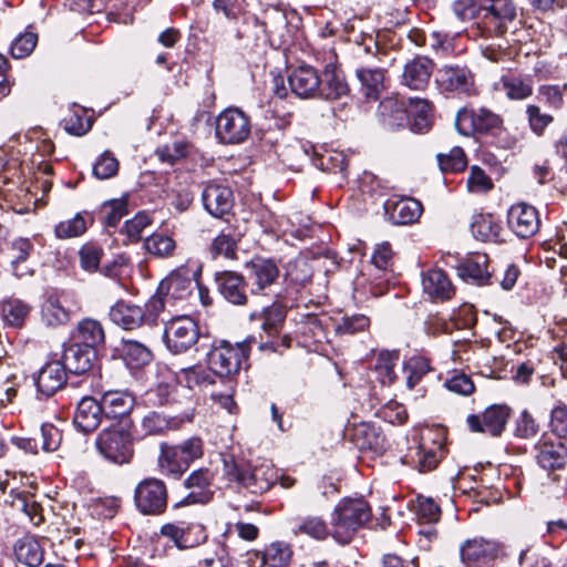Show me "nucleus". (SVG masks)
Instances as JSON below:
<instances>
[{"label": "nucleus", "mask_w": 567, "mask_h": 567, "mask_svg": "<svg viewBox=\"0 0 567 567\" xmlns=\"http://www.w3.org/2000/svg\"><path fill=\"white\" fill-rule=\"evenodd\" d=\"M102 213L107 227H116L120 220L127 215V198H116L103 204Z\"/></svg>", "instance_id": "obj_56"}, {"label": "nucleus", "mask_w": 567, "mask_h": 567, "mask_svg": "<svg viewBox=\"0 0 567 567\" xmlns=\"http://www.w3.org/2000/svg\"><path fill=\"white\" fill-rule=\"evenodd\" d=\"M190 276V271L182 267L162 280L156 293L146 305L151 316L155 317L167 308L174 307L176 301L187 299L193 290Z\"/></svg>", "instance_id": "obj_4"}, {"label": "nucleus", "mask_w": 567, "mask_h": 567, "mask_svg": "<svg viewBox=\"0 0 567 567\" xmlns=\"http://www.w3.org/2000/svg\"><path fill=\"white\" fill-rule=\"evenodd\" d=\"M30 308L20 300H8L2 306V316L7 323L21 327L29 315Z\"/></svg>", "instance_id": "obj_54"}, {"label": "nucleus", "mask_w": 567, "mask_h": 567, "mask_svg": "<svg viewBox=\"0 0 567 567\" xmlns=\"http://www.w3.org/2000/svg\"><path fill=\"white\" fill-rule=\"evenodd\" d=\"M436 440H434V446H426L425 436H422V443L417 451V462L421 472H429L436 467L440 460L444 454V446L442 443L443 432L436 431Z\"/></svg>", "instance_id": "obj_37"}, {"label": "nucleus", "mask_w": 567, "mask_h": 567, "mask_svg": "<svg viewBox=\"0 0 567 567\" xmlns=\"http://www.w3.org/2000/svg\"><path fill=\"white\" fill-rule=\"evenodd\" d=\"M482 10V24L487 35H502L508 24L517 18L515 0H478Z\"/></svg>", "instance_id": "obj_7"}, {"label": "nucleus", "mask_w": 567, "mask_h": 567, "mask_svg": "<svg viewBox=\"0 0 567 567\" xmlns=\"http://www.w3.org/2000/svg\"><path fill=\"white\" fill-rule=\"evenodd\" d=\"M89 215L75 214L72 218L61 220L54 228V234L60 239H70L82 236L87 229Z\"/></svg>", "instance_id": "obj_47"}, {"label": "nucleus", "mask_w": 567, "mask_h": 567, "mask_svg": "<svg viewBox=\"0 0 567 567\" xmlns=\"http://www.w3.org/2000/svg\"><path fill=\"white\" fill-rule=\"evenodd\" d=\"M66 381V369L59 360L45 363L34 377L38 392L47 398L54 395L65 385Z\"/></svg>", "instance_id": "obj_15"}, {"label": "nucleus", "mask_w": 567, "mask_h": 567, "mask_svg": "<svg viewBox=\"0 0 567 567\" xmlns=\"http://www.w3.org/2000/svg\"><path fill=\"white\" fill-rule=\"evenodd\" d=\"M118 352L126 367L131 370H140L153 361L151 348L137 340L123 339Z\"/></svg>", "instance_id": "obj_26"}, {"label": "nucleus", "mask_w": 567, "mask_h": 567, "mask_svg": "<svg viewBox=\"0 0 567 567\" xmlns=\"http://www.w3.org/2000/svg\"><path fill=\"white\" fill-rule=\"evenodd\" d=\"M103 250L95 244L86 243L79 251L80 265L83 270L93 272L97 270Z\"/></svg>", "instance_id": "obj_62"}, {"label": "nucleus", "mask_w": 567, "mask_h": 567, "mask_svg": "<svg viewBox=\"0 0 567 567\" xmlns=\"http://www.w3.org/2000/svg\"><path fill=\"white\" fill-rule=\"evenodd\" d=\"M132 427V420H125L123 425L110 423L96 437L100 454L116 464L128 463L134 453Z\"/></svg>", "instance_id": "obj_3"}, {"label": "nucleus", "mask_w": 567, "mask_h": 567, "mask_svg": "<svg viewBox=\"0 0 567 567\" xmlns=\"http://www.w3.org/2000/svg\"><path fill=\"white\" fill-rule=\"evenodd\" d=\"M93 358L94 351L92 349L72 344L64 350L62 363L66 371L81 374L91 369Z\"/></svg>", "instance_id": "obj_33"}, {"label": "nucleus", "mask_w": 567, "mask_h": 567, "mask_svg": "<svg viewBox=\"0 0 567 567\" xmlns=\"http://www.w3.org/2000/svg\"><path fill=\"white\" fill-rule=\"evenodd\" d=\"M118 166L117 158L110 151H105L96 159L93 174L99 179H109L117 174Z\"/></svg>", "instance_id": "obj_58"}, {"label": "nucleus", "mask_w": 567, "mask_h": 567, "mask_svg": "<svg viewBox=\"0 0 567 567\" xmlns=\"http://www.w3.org/2000/svg\"><path fill=\"white\" fill-rule=\"evenodd\" d=\"M455 127L464 136L494 134L504 128L501 115L487 107L462 109L455 117Z\"/></svg>", "instance_id": "obj_6"}, {"label": "nucleus", "mask_w": 567, "mask_h": 567, "mask_svg": "<svg viewBox=\"0 0 567 567\" xmlns=\"http://www.w3.org/2000/svg\"><path fill=\"white\" fill-rule=\"evenodd\" d=\"M161 534L172 539L181 549L194 548L206 539L204 527L199 524H165L161 528Z\"/></svg>", "instance_id": "obj_21"}, {"label": "nucleus", "mask_w": 567, "mask_h": 567, "mask_svg": "<svg viewBox=\"0 0 567 567\" xmlns=\"http://www.w3.org/2000/svg\"><path fill=\"white\" fill-rule=\"evenodd\" d=\"M277 477V471L269 465L262 464L254 468L249 465L244 487L252 494H262L272 486Z\"/></svg>", "instance_id": "obj_32"}, {"label": "nucleus", "mask_w": 567, "mask_h": 567, "mask_svg": "<svg viewBox=\"0 0 567 567\" xmlns=\"http://www.w3.org/2000/svg\"><path fill=\"white\" fill-rule=\"evenodd\" d=\"M144 247L148 254L166 258L173 255L176 243L171 236L155 233L145 239Z\"/></svg>", "instance_id": "obj_51"}, {"label": "nucleus", "mask_w": 567, "mask_h": 567, "mask_svg": "<svg viewBox=\"0 0 567 567\" xmlns=\"http://www.w3.org/2000/svg\"><path fill=\"white\" fill-rule=\"evenodd\" d=\"M390 219L396 225H409L416 221L422 214V205L413 198H401L386 207Z\"/></svg>", "instance_id": "obj_35"}, {"label": "nucleus", "mask_w": 567, "mask_h": 567, "mask_svg": "<svg viewBox=\"0 0 567 567\" xmlns=\"http://www.w3.org/2000/svg\"><path fill=\"white\" fill-rule=\"evenodd\" d=\"M286 318V310L279 302H274L260 311H254L249 315L250 321H261V328L268 334L278 332L279 327Z\"/></svg>", "instance_id": "obj_36"}, {"label": "nucleus", "mask_w": 567, "mask_h": 567, "mask_svg": "<svg viewBox=\"0 0 567 567\" xmlns=\"http://www.w3.org/2000/svg\"><path fill=\"white\" fill-rule=\"evenodd\" d=\"M101 403L106 420L116 425H123L125 420H132L130 416L135 400L124 391H107L103 394Z\"/></svg>", "instance_id": "obj_16"}, {"label": "nucleus", "mask_w": 567, "mask_h": 567, "mask_svg": "<svg viewBox=\"0 0 567 567\" xmlns=\"http://www.w3.org/2000/svg\"><path fill=\"white\" fill-rule=\"evenodd\" d=\"M458 275L477 286L493 285L492 272L488 271V258L484 254H475L467 258L458 267Z\"/></svg>", "instance_id": "obj_27"}, {"label": "nucleus", "mask_w": 567, "mask_h": 567, "mask_svg": "<svg viewBox=\"0 0 567 567\" xmlns=\"http://www.w3.org/2000/svg\"><path fill=\"white\" fill-rule=\"evenodd\" d=\"M177 383L193 389L208 381L209 375L200 365L183 368L175 373Z\"/></svg>", "instance_id": "obj_57"}, {"label": "nucleus", "mask_w": 567, "mask_h": 567, "mask_svg": "<svg viewBox=\"0 0 567 567\" xmlns=\"http://www.w3.org/2000/svg\"><path fill=\"white\" fill-rule=\"evenodd\" d=\"M42 321L49 327L65 324L70 319L68 309L63 306L60 298L49 296L41 308Z\"/></svg>", "instance_id": "obj_42"}, {"label": "nucleus", "mask_w": 567, "mask_h": 567, "mask_svg": "<svg viewBox=\"0 0 567 567\" xmlns=\"http://www.w3.org/2000/svg\"><path fill=\"white\" fill-rule=\"evenodd\" d=\"M539 224L536 208L526 203L515 204L508 209L507 225L519 238L534 236L539 228Z\"/></svg>", "instance_id": "obj_14"}, {"label": "nucleus", "mask_w": 567, "mask_h": 567, "mask_svg": "<svg viewBox=\"0 0 567 567\" xmlns=\"http://www.w3.org/2000/svg\"><path fill=\"white\" fill-rule=\"evenodd\" d=\"M494 89L503 92L508 100L522 101L532 96L534 83L529 75L505 74L494 83Z\"/></svg>", "instance_id": "obj_25"}, {"label": "nucleus", "mask_w": 567, "mask_h": 567, "mask_svg": "<svg viewBox=\"0 0 567 567\" xmlns=\"http://www.w3.org/2000/svg\"><path fill=\"white\" fill-rule=\"evenodd\" d=\"M158 466L163 474L174 478H178L188 468L176 449L167 444L161 445Z\"/></svg>", "instance_id": "obj_40"}, {"label": "nucleus", "mask_w": 567, "mask_h": 567, "mask_svg": "<svg viewBox=\"0 0 567 567\" xmlns=\"http://www.w3.org/2000/svg\"><path fill=\"white\" fill-rule=\"evenodd\" d=\"M439 166L442 172L457 173L466 167V157L461 147H453L447 154H437Z\"/></svg>", "instance_id": "obj_55"}, {"label": "nucleus", "mask_w": 567, "mask_h": 567, "mask_svg": "<svg viewBox=\"0 0 567 567\" xmlns=\"http://www.w3.org/2000/svg\"><path fill=\"white\" fill-rule=\"evenodd\" d=\"M352 442L359 450L381 451L384 445V437L379 430L371 424L362 423L353 429Z\"/></svg>", "instance_id": "obj_38"}, {"label": "nucleus", "mask_w": 567, "mask_h": 567, "mask_svg": "<svg viewBox=\"0 0 567 567\" xmlns=\"http://www.w3.org/2000/svg\"><path fill=\"white\" fill-rule=\"evenodd\" d=\"M248 354L247 343L231 344L228 341H221L208 352L207 362L215 374L227 378L239 372Z\"/></svg>", "instance_id": "obj_5"}, {"label": "nucleus", "mask_w": 567, "mask_h": 567, "mask_svg": "<svg viewBox=\"0 0 567 567\" xmlns=\"http://www.w3.org/2000/svg\"><path fill=\"white\" fill-rule=\"evenodd\" d=\"M14 555L20 563L30 567L39 566L43 560V551L39 542L31 537L24 536L14 544Z\"/></svg>", "instance_id": "obj_39"}, {"label": "nucleus", "mask_w": 567, "mask_h": 567, "mask_svg": "<svg viewBox=\"0 0 567 567\" xmlns=\"http://www.w3.org/2000/svg\"><path fill=\"white\" fill-rule=\"evenodd\" d=\"M433 66V62L426 56L410 60L403 68L401 84L410 90H424L430 83Z\"/></svg>", "instance_id": "obj_18"}, {"label": "nucleus", "mask_w": 567, "mask_h": 567, "mask_svg": "<svg viewBox=\"0 0 567 567\" xmlns=\"http://www.w3.org/2000/svg\"><path fill=\"white\" fill-rule=\"evenodd\" d=\"M151 224L152 219L150 215L145 212H140L132 219L126 220L123 231L130 241H138L143 230Z\"/></svg>", "instance_id": "obj_63"}, {"label": "nucleus", "mask_w": 567, "mask_h": 567, "mask_svg": "<svg viewBox=\"0 0 567 567\" xmlns=\"http://www.w3.org/2000/svg\"><path fill=\"white\" fill-rule=\"evenodd\" d=\"M472 234L483 241L496 240L502 227L491 214H478L473 217L471 224Z\"/></svg>", "instance_id": "obj_43"}, {"label": "nucleus", "mask_w": 567, "mask_h": 567, "mask_svg": "<svg viewBox=\"0 0 567 567\" xmlns=\"http://www.w3.org/2000/svg\"><path fill=\"white\" fill-rule=\"evenodd\" d=\"M254 555L259 557L261 565L269 567H284L291 559V548L284 542H275L265 548L264 551H255Z\"/></svg>", "instance_id": "obj_41"}, {"label": "nucleus", "mask_w": 567, "mask_h": 567, "mask_svg": "<svg viewBox=\"0 0 567 567\" xmlns=\"http://www.w3.org/2000/svg\"><path fill=\"white\" fill-rule=\"evenodd\" d=\"M198 337V324L189 316L175 317L165 323L164 342L173 353L186 352L196 344Z\"/></svg>", "instance_id": "obj_8"}, {"label": "nucleus", "mask_w": 567, "mask_h": 567, "mask_svg": "<svg viewBox=\"0 0 567 567\" xmlns=\"http://www.w3.org/2000/svg\"><path fill=\"white\" fill-rule=\"evenodd\" d=\"M295 533L306 534L316 539H324L329 532L328 526L320 517L308 516L297 524Z\"/></svg>", "instance_id": "obj_59"}, {"label": "nucleus", "mask_w": 567, "mask_h": 567, "mask_svg": "<svg viewBox=\"0 0 567 567\" xmlns=\"http://www.w3.org/2000/svg\"><path fill=\"white\" fill-rule=\"evenodd\" d=\"M526 115L529 128L538 136L543 135L546 127L554 121L550 114L542 112L540 107L535 104L527 105Z\"/></svg>", "instance_id": "obj_60"}, {"label": "nucleus", "mask_w": 567, "mask_h": 567, "mask_svg": "<svg viewBox=\"0 0 567 567\" xmlns=\"http://www.w3.org/2000/svg\"><path fill=\"white\" fill-rule=\"evenodd\" d=\"M567 84L563 85H542L537 92V99L546 103L551 109H560L564 104V95Z\"/></svg>", "instance_id": "obj_61"}, {"label": "nucleus", "mask_w": 567, "mask_h": 567, "mask_svg": "<svg viewBox=\"0 0 567 567\" xmlns=\"http://www.w3.org/2000/svg\"><path fill=\"white\" fill-rule=\"evenodd\" d=\"M78 338L93 350L104 342V330L101 323L93 319H84L78 326Z\"/></svg>", "instance_id": "obj_50"}, {"label": "nucleus", "mask_w": 567, "mask_h": 567, "mask_svg": "<svg viewBox=\"0 0 567 567\" xmlns=\"http://www.w3.org/2000/svg\"><path fill=\"white\" fill-rule=\"evenodd\" d=\"M110 318L123 329L133 330L143 323L145 310L140 306L120 301L111 308Z\"/></svg>", "instance_id": "obj_31"}, {"label": "nucleus", "mask_w": 567, "mask_h": 567, "mask_svg": "<svg viewBox=\"0 0 567 567\" xmlns=\"http://www.w3.org/2000/svg\"><path fill=\"white\" fill-rule=\"evenodd\" d=\"M216 136L224 144H238L250 133V122L239 109L229 107L216 118Z\"/></svg>", "instance_id": "obj_10"}, {"label": "nucleus", "mask_w": 567, "mask_h": 567, "mask_svg": "<svg viewBox=\"0 0 567 567\" xmlns=\"http://www.w3.org/2000/svg\"><path fill=\"white\" fill-rule=\"evenodd\" d=\"M293 94L302 99L315 97L321 90V78L312 66H299L288 78Z\"/></svg>", "instance_id": "obj_19"}, {"label": "nucleus", "mask_w": 567, "mask_h": 567, "mask_svg": "<svg viewBox=\"0 0 567 567\" xmlns=\"http://www.w3.org/2000/svg\"><path fill=\"white\" fill-rule=\"evenodd\" d=\"M32 250L33 245L27 238H18L11 243L8 255L17 277H22L27 274H30L29 269L20 270L19 267L28 259Z\"/></svg>", "instance_id": "obj_49"}, {"label": "nucleus", "mask_w": 567, "mask_h": 567, "mask_svg": "<svg viewBox=\"0 0 567 567\" xmlns=\"http://www.w3.org/2000/svg\"><path fill=\"white\" fill-rule=\"evenodd\" d=\"M370 517L371 508L365 501L361 498L342 499L331 516L332 537L340 544H348Z\"/></svg>", "instance_id": "obj_2"}, {"label": "nucleus", "mask_w": 567, "mask_h": 567, "mask_svg": "<svg viewBox=\"0 0 567 567\" xmlns=\"http://www.w3.org/2000/svg\"><path fill=\"white\" fill-rule=\"evenodd\" d=\"M511 415V410L506 405L494 404L488 406L482 415H470L467 424L473 432L487 433L492 436L499 435Z\"/></svg>", "instance_id": "obj_13"}, {"label": "nucleus", "mask_w": 567, "mask_h": 567, "mask_svg": "<svg viewBox=\"0 0 567 567\" xmlns=\"http://www.w3.org/2000/svg\"><path fill=\"white\" fill-rule=\"evenodd\" d=\"M206 210L214 217H223L228 214L234 204L231 189L226 185L208 184L202 194Z\"/></svg>", "instance_id": "obj_20"}, {"label": "nucleus", "mask_w": 567, "mask_h": 567, "mask_svg": "<svg viewBox=\"0 0 567 567\" xmlns=\"http://www.w3.org/2000/svg\"><path fill=\"white\" fill-rule=\"evenodd\" d=\"M423 291L432 299L446 300L454 292L447 275L439 268L430 269L422 277Z\"/></svg>", "instance_id": "obj_30"}, {"label": "nucleus", "mask_w": 567, "mask_h": 567, "mask_svg": "<svg viewBox=\"0 0 567 567\" xmlns=\"http://www.w3.org/2000/svg\"><path fill=\"white\" fill-rule=\"evenodd\" d=\"M192 150L193 145L185 141H175L171 144H166L159 147L156 151V154L162 162L174 164L175 162L186 157Z\"/></svg>", "instance_id": "obj_53"}, {"label": "nucleus", "mask_w": 567, "mask_h": 567, "mask_svg": "<svg viewBox=\"0 0 567 567\" xmlns=\"http://www.w3.org/2000/svg\"><path fill=\"white\" fill-rule=\"evenodd\" d=\"M192 416L185 417H167L164 414L152 411L147 413L141 422L144 435H159L168 430L177 429L183 422L190 421Z\"/></svg>", "instance_id": "obj_34"}, {"label": "nucleus", "mask_w": 567, "mask_h": 567, "mask_svg": "<svg viewBox=\"0 0 567 567\" xmlns=\"http://www.w3.org/2000/svg\"><path fill=\"white\" fill-rule=\"evenodd\" d=\"M399 362V351L382 350L379 352L374 370L379 373L382 384H391L396 379L394 367Z\"/></svg>", "instance_id": "obj_48"}, {"label": "nucleus", "mask_w": 567, "mask_h": 567, "mask_svg": "<svg viewBox=\"0 0 567 567\" xmlns=\"http://www.w3.org/2000/svg\"><path fill=\"white\" fill-rule=\"evenodd\" d=\"M38 37L35 33L25 32L19 35L11 45V54L14 59L28 56L35 48Z\"/></svg>", "instance_id": "obj_64"}, {"label": "nucleus", "mask_w": 567, "mask_h": 567, "mask_svg": "<svg viewBox=\"0 0 567 567\" xmlns=\"http://www.w3.org/2000/svg\"><path fill=\"white\" fill-rule=\"evenodd\" d=\"M348 91V84L340 73H338L336 70L329 69L324 71L323 79H321V90L319 91V96L327 100H337L346 95Z\"/></svg>", "instance_id": "obj_44"}, {"label": "nucleus", "mask_w": 567, "mask_h": 567, "mask_svg": "<svg viewBox=\"0 0 567 567\" xmlns=\"http://www.w3.org/2000/svg\"><path fill=\"white\" fill-rule=\"evenodd\" d=\"M411 114L413 122L411 128L414 132L423 133L426 132L432 124V104L425 99H410Z\"/></svg>", "instance_id": "obj_45"}, {"label": "nucleus", "mask_w": 567, "mask_h": 567, "mask_svg": "<svg viewBox=\"0 0 567 567\" xmlns=\"http://www.w3.org/2000/svg\"><path fill=\"white\" fill-rule=\"evenodd\" d=\"M249 464L243 458H236L233 454H221V476L229 483H236L244 487Z\"/></svg>", "instance_id": "obj_46"}, {"label": "nucleus", "mask_w": 567, "mask_h": 567, "mask_svg": "<svg viewBox=\"0 0 567 567\" xmlns=\"http://www.w3.org/2000/svg\"><path fill=\"white\" fill-rule=\"evenodd\" d=\"M106 420L101 401L92 396H84L78 403L73 422L83 433L95 431L103 420Z\"/></svg>", "instance_id": "obj_17"}, {"label": "nucleus", "mask_w": 567, "mask_h": 567, "mask_svg": "<svg viewBox=\"0 0 567 567\" xmlns=\"http://www.w3.org/2000/svg\"><path fill=\"white\" fill-rule=\"evenodd\" d=\"M502 553V545L484 537L466 539L460 546V557L464 564H476L480 567L488 566Z\"/></svg>", "instance_id": "obj_12"}, {"label": "nucleus", "mask_w": 567, "mask_h": 567, "mask_svg": "<svg viewBox=\"0 0 567 567\" xmlns=\"http://www.w3.org/2000/svg\"><path fill=\"white\" fill-rule=\"evenodd\" d=\"M536 450L537 463L545 470L560 468L567 461V446L560 441L542 440L537 443Z\"/></svg>", "instance_id": "obj_28"}, {"label": "nucleus", "mask_w": 567, "mask_h": 567, "mask_svg": "<svg viewBox=\"0 0 567 567\" xmlns=\"http://www.w3.org/2000/svg\"><path fill=\"white\" fill-rule=\"evenodd\" d=\"M369 42L363 49L367 60L357 68L355 76L360 82V92L367 99L378 100L384 90L386 66L391 65L394 59L380 49L372 38Z\"/></svg>", "instance_id": "obj_1"}, {"label": "nucleus", "mask_w": 567, "mask_h": 567, "mask_svg": "<svg viewBox=\"0 0 567 567\" xmlns=\"http://www.w3.org/2000/svg\"><path fill=\"white\" fill-rule=\"evenodd\" d=\"M371 262L375 271L383 274L384 280L389 281L393 272V251L389 243L377 245Z\"/></svg>", "instance_id": "obj_52"}, {"label": "nucleus", "mask_w": 567, "mask_h": 567, "mask_svg": "<svg viewBox=\"0 0 567 567\" xmlns=\"http://www.w3.org/2000/svg\"><path fill=\"white\" fill-rule=\"evenodd\" d=\"M249 280L252 284L254 292H261L270 287L278 279L279 269L269 259H256L248 265Z\"/></svg>", "instance_id": "obj_29"}, {"label": "nucleus", "mask_w": 567, "mask_h": 567, "mask_svg": "<svg viewBox=\"0 0 567 567\" xmlns=\"http://www.w3.org/2000/svg\"><path fill=\"white\" fill-rule=\"evenodd\" d=\"M216 285L220 295L233 305H246L248 300L245 278L234 271L216 274Z\"/></svg>", "instance_id": "obj_23"}, {"label": "nucleus", "mask_w": 567, "mask_h": 567, "mask_svg": "<svg viewBox=\"0 0 567 567\" xmlns=\"http://www.w3.org/2000/svg\"><path fill=\"white\" fill-rule=\"evenodd\" d=\"M377 115L380 124L391 131L403 128L409 123L405 103L394 96L380 102Z\"/></svg>", "instance_id": "obj_22"}, {"label": "nucleus", "mask_w": 567, "mask_h": 567, "mask_svg": "<svg viewBox=\"0 0 567 567\" xmlns=\"http://www.w3.org/2000/svg\"><path fill=\"white\" fill-rule=\"evenodd\" d=\"M435 82L442 92L475 94L474 75L466 66L443 65L436 72Z\"/></svg>", "instance_id": "obj_11"}, {"label": "nucleus", "mask_w": 567, "mask_h": 567, "mask_svg": "<svg viewBox=\"0 0 567 567\" xmlns=\"http://www.w3.org/2000/svg\"><path fill=\"white\" fill-rule=\"evenodd\" d=\"M136 508L144 515H159L167 506V489L158 478H145L134 491Z\"/></svg>", "instance_id": "obj_9"}, {"label": "nucleus", "mask_w": 567, "mask_h": 567, "mask_svg": "<svg viewBox=\"0 0 567 567\" xmlns=\"http://www.w3.org/2000/svg\"><path fill=\"white\" fill-rule=\"evenodd\" d=\"M213 476L208 470L199 468L189 474L185 487L189 491L185 497L187 504L208 503L214 495L212 489Z\"/></svg>", "instance_id": "obj_24"}]
</instances>
